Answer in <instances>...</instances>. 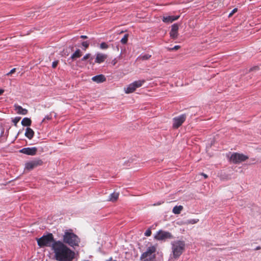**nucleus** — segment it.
Listing matches in <instances>:
<instances>
[{
  "mask_svg": "<svg viewBox=\"0 0 261 261\" xmlns=\"http://www.w3.org/2000/svg\"><path fill=\"white\" fill-rule=\"evenodd\" d=\"M54 258L57 261H72L75 252L61 241L55 242L51 245Z\"/></svg>",
  "mask_w": 261,
  "mask_h": 261,
  "instance_id": "f257e3e1",
  "label": "nucleus"
},
{
  "mask_svg": "<svg viewBox=\"0 0 261 261\" xmlns=\"http://www.w3.org/2000/svg\"><path fill=\"white\" fill-rule=\"evenodd\" d=\"M65 245L74 247L79 246L80 242V239L79 237L72 232L66 231L63 236V241Z\"/></svg>",
  "mask_w": 261,
  "mask_h": 261,
  "instance_id": "f03ea898",
  "label": "nucleus"
},
{
  "mask_svg": "<svg viewBox=\"0 0 261 261\" xmlns=\"http://www.w3.org/2000/svg\"><path fill=\"white\" fill-rule=\"evenodd\" d=\"M51 233H48L46 235H43L41 238L37 239L38 245L40 247H51L52 244L56 242Z\"/></svg>",
  "mask_w": 261,
  "mask_h": 261,
  "instance_id": "7ed1b4c3",
  "label": "nucleus"
},
{
  "mask_svg": "<svg viewBox=\"0 0 261 261\" xmlns=\"http://www.w3.org/2000/svg\"><path fill=\"white\" fill-rule=\"evenodd\" d=\"M185 248V243L182 241H176L172 244L173 256L174 258H178L184 252Z\"/></svg>",
  "mask_w": 261,
  "mask_h": 261,
  "instance_id": "20e7f679",
  "label": "nucleus"
},
{
  "mask_svg": "<svg viewBox=\"0 0 261 261\" xmlns=\"http://www.w3.org/2000/svg\"><path fill=\"white\" fill-rule=\"evenodd\" d=\"M156 250V247L154 246L148 247L146 251L141 254L140 260L141 261H154L156 257L155 254Z\"/></svg>",
  "mask_w": 261,
  "mask_h": 261,
  "instance_id": "39448f33",
  "label": "nucleus"
},
{
  "mask_svg": "<svg viewBox=\"0 0 261 261\" xmlns=\"http://www.w3.org/2000/svg\"><path fill=\"white\" fill-rule=\"evenodd\" d=\"M248 159V157L243 154L234 152L231 155L229 160L234 164H239L246 161Z\"/></svg>",
  "mask_w": 261,
  "mask_h": 261,
  "instance_id": "423d86ee",
  "label": "nucleus"
},
{
  "mask_svg": "<svg viewBox=\"0 0 261 261\" xmlns=\"http://www.w3.org/2000/svg\"><path fill=\"white\" fill-rule=\"evenodd\" d=\"M43 165V161L40 159H36L25 164V169L29 171Z\"/></svg>",
  "mask_w": 261,
  "mask_h": 261,
  "instance_id": "0eeeda50",
  "label": "nucleus"
},
{
  "mask_svg": "<svg viewBox=\"0 0 261 261\" xmlns=\"http://www.w3.org/2000/svg\"><path fill=\"white\" fill-rule=\"evenodd\" d=\"M187 118L186 114H181L173 119V127L174 128H178L185 121Z\"/></svg>",
  "mask_w": 261,
  "mask_h": 261,
  "instance_id": "6e6552de",
  "label": "nucleus"
},
{
  "mask_svg": "<svg viewBox=\"0 0 261 261\" xmlns=\"http://www.w3.org/2000/svg\"><path fill=\"white\" fill-rule=\"evenodd\" d=\"M154 238L158 240H163L167 239H172L173 236L169 232L160 230L158 232Z\"/></svg>",
  "mask_w": 261,
  "mask_h": 261,
  "instance_id": "1a4fd4ad",
  "label": "nucleus"
},
{
  "mask_svg": "<svg viewBox=\"0 0 261 261\" xmlns=\"http://www.w3.org/2000/svg\"><path fill=\"white\" fill-rule=\"evenodd\" d=\"M38 149L36 147L23 148L19 150L20 153H22L29 155H35L36 154Z\"/></svg>",
  "mask_w": 261,
  "mask_h": 261,
  "instance_id": "9d476101",
  "label": "nucleus"
},
{
  "mask_svg": "<svg viewBox=\"0 0 261 261\" xmlns=\"http://www.w3.org/2000/svg\"><path fill=\"white\" fill-rule=\"evenodd\" d=\"M178 25L175 23L172 25L171 30L170 32V36L173 39H175L177 38L178 35Z\"/></svg>",
  "mask_w": 261,
  "mask_h": 261,
  "instance_id": "9b49d317",
  "label": "nucleus"
},
{
  "mask_svg": "<svg viewBox=\"0 0 261 261\" xmlns=\"http://www.w3.org/2000/svg\"><path fill=\"white\" fill-rule=\"evenodd\" d=\"M108 56L106 54L102 53H97L96 55L95 62L96 63L100 64L103 62L107 58Z\"/></svg>",
  "mask_w": 261,
  "mask_h": 261,
  "instance_id": "f8f14e48",
  "label": "nucleus"
},
{
  "mask_svg": "<svg viewBox=\"0 0 261 261\" xmlns=\"http://www.w3.org/2000/svg\"><path fill=\"white\" fill-rule=\"evenodd\" d=\"M92 80L97 83H101L106 81V78L103 74H99L92 77Z\"/></svg>",
  "mask_w": 261,
  "mask_h": 261,
  "instance_id": "ddd939ff",
  "label": "nucleus"
},
{
  "mask_svg": "<svg viewBox=\"0 0 261 261\" xmlns=\"http://www.w3.org/2000/svg\"><path fill=\"white\" fill-rule=\"evenodd\" d=\"M179 17V16H168L163 17V21L165 23H171L173 21L177 20Z\"/></svg>",
  "mask_w": 261,
  "mask_h": 261,
  "instance_id": "4468645a",
  "label": "nucleus"
},
{
  "mask_svg": "<svg viewBox=\"0 0 261 261\" xmlns=\"http://www.w3.org/2000/svg\"><path fill=\"white\" fill-rule=\"evenodd\" d=\"M15 110L17 111V113L21 115H26L28 113V110L25 109H23L20 106L15 105H14Z\"/></svg>",
  "mask_w": 261,
  "mask_h": 261,
  "instance_id": "2eb2a0df",
  "label": "nucleus"
},
{
  "mask_svg": "<svg viewBox=\"0 0 261 261\" xmlns=\"http://www.w3.org/2000/svg\"><path fill=\"white\" fill-rule=\"evenodd\" d=\"M24 135L26 137L31 140L34 136V132L32 128L27 127Z\"/></svg>",
  "mask_w": 261,
  "mask_h": 261,
  "instance_id": "dca6fc26",
  "label": "nucleus"
},
{
  "mask_svg": "<svg viewBox=\"0 0 261 261\" xmlns=\"http://www.w3.org/2000/svg\"><path fill=\"white\" fill-rule=\"evenodd\" d=\"M119 195V194L118 193L113 192V193L110 194L108 200L112 202L116 201L118 199Z\"/></svg>",
  "mask_w": 261,
  "mask_h": 261,
  "instance_id": "f3484780",
  "label": "nucleus"
},
{
  "mask_svg": "<svg viewBox=\"0 0 261 261\" xmlns=\"http://www.w3.org/2000/svg\"><path fill=\"white\" fill-rule=\"evenodd\" d=\"M136 89V87H135L134 84L132 83L128 86L127 88L125 90V91L126 93H130L134 92Z\"/></svg>",
  "mask_w": 261,
  "mask_h": 261,
  "instance_id": "a211bd4d",
  "label": "nucleus"
},
{
  "mask_svg": "<svg viewBox=\"0 0 261 261\" xmlns=\"http://www.w3.org/2000/svg\"><path fill=\"white\" fill-rule=\"evenodd\" d=\"M32 121L29 118H24L21 121V124L24 126H29L31 125Z\"/></svg>",
  "mask_w": 261,
  "mask_h": 261,
  "instance_id": "6ab92c4d",
  "label": "nucleus"
},
{
  "mask_svg": "<svg viewBox=\"0 0 261 261\" xmlns=\"http://www.w3.org/2000/svg\"><path fill=\"white\" fill-rule=\"evenodd\" d=\"M183 210V206L182 205L175 206L172 212L174 214H179L181 211Z\"/></svg>",
  "mask_w": 261,
  "mask_h": 261,
  "instance_id": "aec40b11",
  "label": "nucleus"
},
{
  "mask_svg": "<svg viewBox=\"0 0 261 261\" xmlns=\"http://www.w3.org/2000/svg\"><path fill=\"white\" fill-rule=\"evenodd\" d=\"M145 83V80H138L137 81H135L133 83L134 84L136 88H139L141 87L144 83Z\"/></svg>",
  "mask_w": 261,
  "mask_h": 261,
  "instance_id": "412c9836",
  "label": "nucleus"
},
{
  "mask_svg": "<svg viewBox=\"0 0 261 261\" xmlns=\"http://www.w3.org/2000/svg\"><path fill=\"white\" fill-rule=\"evenodd\" d=\"M82 56V53L80 49H77L71 56V58L72 60H74L76 58H80Z\"/></svg>",
  "mask_w": 261,
  "mask_h": 261,
  "instance_id": "4be33fe9",
  "label": "nucleus"
},
{
  "mask_svg": "<svg viewBox=\"0 0 261 261\" xmlns=\"http://www.w3.org/2000/svg\"><path fill=\"white\" fill-rule=\"evenodd\" d=\"M151 55L146 54V55L140 56L137 59L140 60H142V61L147 60L151 58Z\"/></svg>",
  "mask_w": 261,
  "mask_h": 261,
  "instance_id": "5701e85b",
  "label": "nucleus"
},
{
  "mask_svg": "<svg viewBox=\"0 0 261 261\" xmlns=\"http://www.w3.org/2000/svg\"><path fill=\"white\" fill-rule=\"evenodd\" d=\"M90 59L89 62L90 63H91V61L93 59L92 57H91V55L90 54H87L82 59V61H84L86 60Z\"/></svg>",
  "mask_w": 261,
  "mask_h": 261,
  "instance_id": "b1692460",
  "label": "nucleus"
},
{
  "mask_svg": "<svg viewBox=\"0 0 261 261\" xmlns=\"http://www.w3.org/2000/svg\"><path fill=\"white\" fill-rule=\"evenodd\" d=\"M128 35L125 34L124 37L121 39L120 42L122 44H125L127 42Z\"/></svg>",
  "mask_w": 261,
  "mask_h": 261,
  "instance_id": "393cba45",
  "label": "nucleus"
},
{
  "mask_svg": "<svg viewBox=\"0 0 261 261\" xmlns=\"http://www.w3.org/2000/svg\"><path fill=\"white\" fill-rule=\"evenodd\" d=\"M198 221H199V219H193L188 220L187 221V223L194 224L197 223Z\"/></svg>",
  "mask_w": 261,
  "mask_h": 261,
  "instance_id": "a878e982",
  "label": "nucleus"
},
{
  "mask_svg": "<svg viewBox=\"0 0 261 261\" xmlns=\"http://www.w3.org/2000/svg\"><path fill=\"white\" fill-rule=\"evenodd\" d=\"M20 119H21V117H16L13 119L12 122H13V123L15 126H17V124L20 121Z\"/></svg>",
  "mask_w": 261,
  "mask_h": 261,
  "instance_id": "bb28decb",
  "label": "nucleus"
},
{
  "mask_svg": "<svg viewBox=\"0 0 261 261\" xmlns=\"http://www.w3.org/2000/svg\"><path fill=\"white\" fill-rule=\"evenodd\" d=\"M109 46L106 42H102L100 44V48L102 49H107Z\"/></svg>",
  "mask_w": 261,
  "mask_h": 261,
  "instance_id": "cd10ccee",
  "label": "nucleus"
},
{
  "mask_svg": "<svg viewBox=\"0 0 261 261\" xmlns=\"http://www.w3.org/2000/svg\"><path fill=\"white\" fill-rule=\"evenodd\" d=\"M180 48V46L179 45H175L172 48H168V50L169 51L176 50H178V49H179Z\"/></svg>",
  "mask_w": 261,
  "mask_h": 261,
  "instance_id": "c85d7f7f",
  "label": "nucleus"
},
{
  "mask_svg": "<svg viewBox=\"0 0 261 261\" xmlns=\"http://www.w3.org/2000/svg\"><path fill=\"white\" fill-rule=\"evenodd\" d=\"M82 45L85 47V50L89 46V43L88 41H84L82 42Z\"/></svg>",
  "mask_w": 261,
  "mask_h": 261,
  "instance_id": "c756f323",
  "label": "nucleus"
},
{
  "mask_svg": "<svg viewBox=\"0 0 261 261\" xmlns=\"http://www.w3.org/2000/svg\"><path fill=\"white\" fill-rule=\"evenodd\" d=\"M238 11V9L237 8H234L233 9L232 11L228 15V17H231L234 13H235L236 12H237Z\"/></svg>",
  "mask_w": 261,
  "mask_h": 261,
  "instance_id": "7c9ffc66",
  "label": "nucleus"
},
{
  "mask_svg": "<svg viewBox=\"0 0 261 261\" xmlns=\"http://www.w3.org/2000/svg\"><path fill=\"white\" fill-rule=\"evenodd\" d=\"M151 234V231L150 229H148L145 232V235L147 237H149Z\"/></svg>",
  "mask_w": 261,
  "mask_h": 261,
  "instance_id": "2f4dec72",
  "label": "nucleus"
},
{
  "mask_svg": "<svg viewBox=\"0 0 261 261\" xmlns=\"http://www.w3.org/2000/svg\"><path fill=\"white\" fill-rule=\"evenodd\" d=\"M58 63H59V61H54L52 63V67L53 68H56V67L57 66L58 64Z\"/></svg>",
  "mask_w": 261,
  "mask_h": 261,
  "instance_id": "473e14b6",
  "label": "nucleus"
},
{
  "mask_svg": "<svg viewBox=\"0 0 261 261\" xmlns=\"http://www.w3.org/2000/svg\"><path fill=\"white\" fill-rule=\"evenodd\" d=\"M16 71V68H13L12 69H11L10 70V71L9 72H8V73H7V75H11L12 74L15 73Z\"/></svg>",
  "mask_w": 261,
  "mask_h": 261,
  "instance_id": "72a5a7b5",
  "label": "nucleus"
},
{
  "mask_svg": "<svg viewBox=\"0 0 261 261\" xmlns=\"http://www.w3.org/2000/svg\"><path fill=\"white\" fill-rule=\"evenodd\" d=\"M51 119V116H50V115H47L43 119V120H42V122L45 121L46 120H50Z\"/></svg>",
  "mask_w": 261,
  "mask_h": 261,
  "instance_id": "f704fd0d",
  "label": "nucleus"
},
{
  "mask_svg": "<svg viewBox=\"0 0 261 261\" xmlns=\"http://www.w3.org/2000/svg\"><path fill=\"white\" fill-rule=\"evenodd\" d=\"M118 60L116 58H115L114 60L112 61V64L113 66H115L116 64L117 63Z\"/></svg>",
  "mask_w": 261,
  "mask_h": 261,
  "instance_id": "c9c22d12",
  "label": "nucleus"
},
{
  "mask_svg": "<svg viewBox=\"0 0 261 261\" xmlns=\"http://www.w3.org/2000/svg\"><path fill=\"white\" fill-rule=\"evenodd\" d=\"M80 37H81V38L84 39H86L88 38V37L86 35H82V36H81Z\"/></svg>",
  "mask_w": 261,
  "mask_h": 261,
  "instance_id": "e433bc0d",
  "label": "nucleus"
},
{
  "mask_svg": "<svg viewBox=\"0 0 261 261\" xmlns=\"http://www.w3.org/2000/svg\"><path fill=\"white\" fill-rule=\"evenodd\" d=\"M201 174L203 176V177H204V178H207L208 177V176L207 175H206V174L205 173H201Z\"/></svg>",
  "mask_w": 261,
  "mask_h": 261,
  "instance_id": "4c0bfd02",
  "label": "nucleus"
},
{
  "mask_svg": "<svg viewBox=\"0 0 261 261\" xmlns=\"http://www.w3.org/2000/svg\"><path fill=\"white\" fill-rule=\"evenodd\" d=\"M4 92V90L0 89V95H2Z\"/></svg>",
  "mask_w": 261,
  "mask_h": 261,
  "instance_id": "58836bf2",
  "label": "nucleus"
},
{
  "mask_svg": "<svg viewBox=\"0 0 261 261\" xmlns=\"http://www.w3.org/2000/svg\"><path fill=\"white\" fill-rule=\"evenodd\" d=\"M259 249H260V247H259V246H258V247H257L255 248V250H259Z\"/></svg>",
  "mask_w": 261,
  "mask_h": 261,
  "instance_id": "ea45409f",
  "label": "nucleus"
},
{
  "mask_svg": "<svg viewBox=\"0 0 261 261\" xmlns=\"http://www.w3.org/2000/svg\"><path fill=\"white\" fill-rule=\"evenodd\" d=\"M112 260V257H111L109 259L106 260V261H111Z\"/></svg>",
  "mask_w": 261,
  "mask_h": 261,
  "instance_id": "a19ab883",
  "label": "nucleus"
},
{
  "mask_svg": "<svg viewBox=\"0 0 261 261\" xmlns=\"http://www.w3.org/2000/svg\"><path fill=\"white\" fill-rule=\"evenodd\" d=\"M113 261H117V260H113Z\"/></svg>",
  "mask_w": 261,
  "mask_h": 261,
  "instance_id": "79ce46f5",
  "label": "nucleus"
},
{
  "mask_svg": "<svg viewBox=\"0 0 261 261\" xmlns=\"http://www.w3.org/2000/svg\"><path fill=\"white\" fill-rule=\"evenodd\" d=\"M84 261H88V260H84Z\"/></svg>",
  "mask_w": 261,
  "mask_h": 261,
  "instance_id": "37998d69",
  "label": "nucleus"
}]
</instances>
